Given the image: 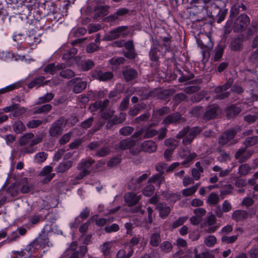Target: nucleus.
Here are the masks:
<instances>
[{
    "label": "nucleus",
    "instance_id": "f257e3e1",
    "mask_svg": "<svg viewBox=\"0 0 258 258\" xmlns=\"http://www.w3.org/2000/svg\"><path fill=\"white\" fill-rule=\"evenodd\" d=\"M201 131V129L198 126L190 127L189 126H186L176 135V138L178 139L182 138L183 145H189Z\"/></svg>",
    "mask_w": 258,
    "mask_h": 258
},
{
    "label": "nucleus",
    "instance_id": "f03ea898",
    "mask_svg": "<svg viewBox=\"0 0 258 258\" xmlns=\"http://www.w3.org/2000/svg\"><path fill=\"white\" fill-rule=\"evenodd\" d=\"M78 243L73 241L63 254L64 258H83L88 251L86 245H82L77 249Z\"/></svg>",
    "mask_w": 258,
    "mask_h": 258
},
{
    "label": "nucleus",
    "instance_id": "7ed1b4c3",
    "mask_svg": "<svg viewBox=\"0 0 258 258\" xmlns=\"http://www.w3.org/2000/svg\"><path fill=\"white\" fill-rule=\"evenodd\" d=\"M95 163V160L92 159L82 160L78 164L77 168L80 172L75 176L76 180L83 179L84 177L91 173V167Z\"/></svg>",
    "mask_w": 258,
    "mask_h": 258
},
{
    "label": "nucleus",
    "instance_id": "20e7f679",
    "mask_svg": "<svg viewBox=\"0 0 258 258\" xmlns=\"http://www.w3.org/2000/svg\"><path fill=\"white\" fill-rule=\"evenodd\" d=\"M249 18L246 14H241L234 21L233 29L235 32H241L244 30L249 24Z\"/></svg>",
    "mask_w": 258,
    "mask_h": 258
},
{
    "label": "nucleus",
    "instance_id": "39448f33",
    "mask_svg": "<svg viewBox=\"0 0 258 258\" xmlns=\"http://www.w3.org/2000/svg\"><path fill=\"white\" fill-rule=\"evenodd\" d=\"M65 124L64 119L60 117L51 124L48 131L49 135L51 137L57 138L63 132V126Z\"/></svg>",
    "mask_w": 258,
    "mask_h": 258
},
{
    "label": "nucleus",
    "instance_id": "423d86ee",
    "mask_svg": "<svg viewBox=\"0 0 258 258\" xmlns=\"http://www.w3.org/2000/svg\"><path fill=\"white\" fill-rule=\"evenodd\" d=\"M127 26H124L118 27L106 33L104 35L103 39L105 41H111L121 36L124 37L126 35V33H125V31L127 30Z\"/></svg>",
    "mask_w": 258,
    "mask_h": 258
},
{
    "label": "nucleus",
    "instance_id": "0eeeda50",
    "mask_svg": "<svg viewBox=\"0 0 258 258\" xmlns=\"http://www.w3.org/2000/svg\"><path fill=\"white\" fill-rule=\"evenodd\" d=\"M90 75L94 79L100 81H107L112 79L113 74L111 72H103L99 69H96L90 72Z\"/></svg>",
    "mask_w": 258,
    "mask_h": 258
},
{
    "label": "nucleus",
    "instance_id": "6e6552de",
    "mask_svg": "<svg viewBox=\"0 0 258 258\" xmlns=\"http://www.w3.org/2000/svg\"><path fill=\"white\" fill-rule=\"evenodd\" d=\"M70 85L72 87V91L75 93H80L87 87V82L80 78H75L69 82Z\"/></svg>",
    "mask_w": 258,
    "mask_h": 258
},
{
    "label": "nucleus",
    "instance_id": "1a4fd4ad",
    "mask_svg": "<svg viewBox=\"0 0 258 258\" xmlns=\"http://www.w3.org/2000/svg\"><path fill=\"white\" fill-rule=\"evenodd\" d=\"M49 242L48 232L43 229L38 236L33 241V243L35 244V248H40L48 246Z\"/></svg>",
    "mask_w": 258,
    "mask_h": 258
},
{
    "label": "nucleus",
    "instance_id": "9d476101",
    "mask_svg": "<svg viewBox=\"0 0 258 258\" xmlns=\"http://www.w3.org/2000/svg\"><path fill=\"white\" fill-rule=\"evenodd\" d=\"M247 147L244 146L243 148L239 149L235 153L234 157L237 160H238L239 163H243L247 160L254 152L252 150H247Z\"/></svg>",
    "mask_w": 258,
    "mask_h": 258
},
{
    "label": "nucleus",
    "instance_id": "9b49d317",
    "mask_svg": "<svg viewBox=\"0 0 258 258\" xmlns=\"http://www.w3.org/2000/svg\"><path fill=\"white\" fill-rule=\"evenodd\" d=\"M148 171L146 173L142 174L137 178H132L128 183V188L132 190H137L140 188L142 183L145 181L150 175V172Z\"/></svg>",
    "mask_w": 258,
    "mask_h": 258
},
{
    "label": "nucleus",
    "instance_id": "f8f14e48",
    "mask_svg": "<svg viewBox=\"0 0 258 258\" xmlns=\"http://www.w3.org/2000/svg\"><path fill=\"white\" fill-rule=\"evenodd\" d=\"M185 119L181 117V114L178 112H175L167 115L162 121V123L166 126L170 124H177L181 121H184Z\"/></svg>",
    "mask_w": 258,
    "mask_h": 258
},
{
    "label": "nucleus",
    "instance_id": "ddd939ff",
    "mask_svg": "<svg viewBox=\"0 0 258 258\" xmlns=\"http://www.w3.org/2000/svg\"><path fill=\"white\" fill-rule=\"evenodd\" d=\"M236 134L237 131L234 128L227 131L219 138L218 143L222 146L226 145L234 138Z\"/></svg>",
    "mask_w": 258,
    "mask_h": 258
},
{
    "label": "nucleus",
    "instance_id": "4468645a",
    "mask_svg": "<svg viewBox=\"0 0 258 258\" xmlns=\"http://www.w3.org/2000/svg\"><path fill=\"white\" fill-rule=\"evenodd\" d=\"M220 108L216 105L208 107L203 114V118L205 120H209L215 118L220 112Z\"/></svg>",
    "mask_w": 258,
    "mask_h": 258
},
{
    "label": "nucleus",
    "instance_id": "2eb2a0df",
    "mask_svg": "<svg viewBox=\"0 0 258 258\" xmlns=\"http://www.w3.org/2000/svg\"><path fill=\"white\" fill-rule=\"evenodd\" d=\"M254 213H248L245 210H237L233 212L231 218L236 222L243 221L248 217L252 218Z\"/></svg>",
    "mask_w": 258,
    "mask_h": 258
},
{
    "label": "nucleus",
    "instance_id": "dca6fc26",
    "mask_svg": "<svg viewBox=\"0 0 258 258\" xmlns=\"http://www.w3.org/2000/svg\"><path fill=\"white\" fill-rule=\"evenodd\" d=\"M212 10L211 12L212 17H217V22L221 23L225 19L227 13V9L221 10L216 4H213L211 5Z\"/></svg>",
    "mask_w": 258,
    "mask_h": 258
},
{
    "label": "nucleus",
    "instance_id": "f3484780",
    "mask_svg": "<svg viewBox=\"0 0 258 258\" xmlns=\"http://www.w3.org/2000/svg\"><path fill=\"white\" fill-rule=\"evenodd\" d=\"M19 191L22 194H27L30 192L33 188V185L31 183L27 178L24 177L17 180Z\"/></svg>",
    "mask_w": 258,
    "mask_h": 258
},
{
    "label": "nucleus",
    "instance_id": "a211bd4d",
    "mask_svg": "<svg viewBox=\"0 0 258 258\" xmlns=\"http://www.w3.org/2000/svg\"><path fill=\"white\" fill-rule=\"evenodd\" d=\"M52 171V167L49 165L44 167L40 171L39 175L44 177L41 180L43 183L45 184L49 182L54 177L55 174L51 173Z\"/></svg>",
    "mask_w": 258,
    "mask_h": 258
},
{
    "label": "nucleus",
    "instance_id": "6ab92c4d",
    "mask_svg": "<svg viewBox=\"0 0 258 258\" xmlns=\"http://www.w3.org/2000/svg\"><path fill=\"white\" fill-rule=\"evenodd\" d=\"M150 244L153 246H157L161 241V229L159 227L153 228L151 231Z\"/></svg>",
    "mask_w": 258,
    "mask_h": 258
},
{
    "label": "nucleus",
    "instance_id": "aec40b11",
    "mask_svg": "<svg viewBox=\"0 0 258 258\" xmlns=\"http://www.w3.org/2000/svg\"><path fill=\"white\" fill-rule=\"evenodd\" d=\"M178 154L180 158L184 160V161L181 163L183 165L187 164L197 156L196 153H190L189 151L187 150V149H180Z\"/></svg>",
    "mask_w": 258,
    "mask_h": 258
},
{
    "label": "nucleus",
    "instance_id": "412c9836",
    "mask_svg": "<svg viewBox=\"0 0 258 258\" xmlns=\"http://www.w3.org/2000/svg\"><path fill=\"white\" fill-rule=\"evenodd\" d=\"M124 79L126 82L131 81L138 77V73L136 70L126 67L122 72Z\"/></svg>",
    "mask_w": 258,
    "mask_h": 258
},
{
    "label": "nucleus",
    "instance_id": "4be33fe9",
    "mask_svg": "<svg viewBox=\"0 0 258 258\" xmlns=\"http://www.w3.org/2000/svg\"><path fill=\"white\" fill-rule=\"evenodd\" d=\"M156 209L159 212V217L162 219L166 218L171 212L170 207L164 203L157 204Z\"/></svg>",
    "mask_w": 258,
    "mask_h": 258
},
{
    "label": "nucleus",
    "instance_id": "5701e85b",
    "mask_svg": "<svg viewBox=\"0 0 258 258\" xmlns=\"http://www.w3.org/2000/svg\"><path fill=\"white\" fill-rule=\"evenodd\" d=\"M243 39L242 37L238 36L233 38L230 42L229 48L231 51H239L242 49Z\"/></svg>",
    "mask_w": 258,
    "mask_h": 258
},
{
    "label": "nucleus",
    "instance_id": "b1692460",
    "mask_svg": "<svg viewBox=\"0 0 258 258\" xmlns=\"http://www.w3.org/2000/svg\"><path fill=\"white\" fill-rule=\"evenodd\" d=\"M136 144V141L132 138H128L121 140L118 144V148L122 150L131 149Z\"/></svg>",
    "mask_w": 258,
    "mask_h": 258
},
{
    "label": "nucleus",
    "instance_id": "393cba45",
    "mask_svg": "<svg viewBox=\"0 0 258 258\" xmlns=\"http://www.w3.org/2000/svg\"><path fill=\"white\" fill-rule=\"evenodd\" d=\"M241 111L240 107L232 105L226 107L225 109L226 116L227 118H233L237 115Z\"/></svg>",
    "mask_w": 258,
    "mask_h": 258
},
{
    "label": "nucleus",
    "instance_id": "a878e982",
    "mask_svg": "<svg viewBox=\"0 0 258 258\" xmlns=\"http://www.w3.org/2000/svg\"><path fill=\"white\" fill-rule=\"evenodd\" d=\"M109 7L107 6H98L95 7L94 18L97 19L107 15L109 13Z\"/></svg>",
    "mask_w": 258,
    "mask_h": 258
},
{
    "label": "nucleus",
    "instance_id": "bb28decb",
    "mask_svg": "<svg viewBox=\"0 0 258 258\" xmlns=\"http://www.w3.org/2000/svg\"><path fill=\"white\" fill-rule=\"evenodd\" d=\"M141 147L143 151L148 153H152L156 151L157 145L153 141L148 140L144 142L141 144Z\"/></svg>",
    "mask_w": 258,
    "mask_h": 258
},
{
    "label": "nucleus",
    "instance_id": "cd10ccee",
    "mask_svg": "<svg viewBox=\"0 0 258 258\" xmlns=\"http://www.w3.org/2000/svg\"><path fill=\"white\" fill-rule=\"evenodd\" d=\"M124 200L128 206H132L136 205L140 200V197L137 196L132 192H128L124 195Z\"/></svg>",
    "mask_w": 258,
    "mask_h": 258
},
{
    "label": "nucleus",
    "instance_id": "c85d7f7f",
    "mask_svg": "<svg viewBox=\"0 0 258 258\" xmlns=\"http://www.w3.org/2000/svg\"><path fill=\"white\" fill-rule=\"evenodd\" d=\"M160 51V49H156L155 48H151L149 52V57L150 60L152 61V66L156 67L159 66V56L157 54V52Z\"/></svg>",
    "mask_w": 258,
    "mask_h": 258
},
{
    "label": "nucleus",
    "instance_id": "c756f323",
    "mask_svg": "<svg viewBox=\"0 0 258 258\" xmlns=\"http://www.w3.org/2000/svg\"><path fill=\"white\" fill-rule=\"evenodd\" d=\"M72 166L73 161L71 160L61 162L56 168V172L57 173H63L68 171Z\"/></svg>",
    "mask_w": 258,
    "mask_h": 258
},
{
    "label": "nucleus",
    "instance_id": "7c9ffc66",
    "mask_svg": "<svg viewBox=\"0 0 258 258\" xmlns=\"http://www.w3.org/2000/svg\"><path fill=\"white\" fill-rule=\"evenodd\" d=\"M109 100L105 99L103 101H98L96 102L94 104L91 106V108H93L92 111H95L97 110H100V111H103L108 105Z\"/></svg>",
    "mask_w": 258,
    "mask_h": 258
},
{
    "label": "nucleus",
    "instance_id": "2f4dec72",
    "mask_svg": "<svg viewBox=\"0 0 258 258\" xmlns=\"http://www.w3.org/2000/svg\"><path fill=\"white\" fill-rule=\"evenodd\" d=\"M234 79L232 78H230L227 82L223 85L218 86L215 88V93H221L225 91L229 88L231 87L232 85L233 84Z\"/></svg>",
    "mask_w": 258,
    "mask_h": 258
},
{
    "label": "nucleus",
    "instance_id": "473e14b6",
    "mask_svg": "<svg viewBox=\"0 0 258 258\" xmlns=\"http://www.w3.org/2000/svg\"><path fill=\"white\" fill-rule=\"evenodd\" d=\"M7 193L11 197H16L19 193V187L18 186L17 181L12 183L7 188Z\"/></svg>",
    "mask_w": 258,
    "mask_h": 258
},
{
    "label": "nucleus",
    "instance_id": "72a5a7b5",
    "mask_svg": "<svg viewBox=\"0 0 258 258\" xmlns=\"http://www.w3.org/2000/svg\"><path fill=\"white\" fill-rule=\"evenodd\" d=\"M34 137L33 133H30L26 134L21 137L19 140V145L20 146H25L30 144L31 141Z\"/></svg>",
    "mask_w": 258,
    "mask_h": 258
},
{
    "label": "nucleus",
    "instance_id": "f704fd0d",
    "mask_svg": "<svg viewBox=\"0 0 258 258\" xmlns=\"http://www.w3.org/2000/svg\"><path fill=\"white\" fill-rule=\"evenodd\" d=\"M13 128L16 134H21L26 130V127L23 122L20 120H16L13 125Z\"/></svg>",
    "mask_w": 258,
    "mask_h": 258
},
{
    "label": "nucleus",
    "instance_id": "c9c22d12",
    "mask_svg": "<svg viewBox=\"0 0 258 258\" xmlns=\"http://www.w3.org/2000/svg\"><path fill=\"white\" fill-rule=\"evenodd\" d=\"M45 80V77L43 76H41L37 77L34 79L33 81H32L28 85V87L29 89H32L33 87H39L41 86H43V82Z\"/></svg>",
    "mask_w": 258,
    "mask_h": 258
},
{
    "label": "nucleus",
    "instance_id": "e433bc0d",
    "mask_svg": "<svg viewBox=\"0 0 258 258\" xmlns=\"http://www.w3.org/2000/svg\"><path fill=\"white\" fill-rule=\"evenodd\" d=\"M164 181V177L162 174L158 173L153 175L148 180L149 183H156L157 185L160 186Z\"/></svg>",
    "mask_w": 258,
    "mask_h": 258
},
{
    "label": "nucleus",
    "instance_id": "4c0bfd02",
    "mask_svg": "<svg viewBox=\"0 0 258 258\" xmlns=\"http://www.w3.org/2000/svg\"><path fill=\"white\" fill-rule=\"evenodd\" d=\"M258 144V136L247 138L243 142V144L246 147H252Z\"/></svg>",
    "mask_w": 258,
    "mask_h": 258
},
{
    "label": "nucleus",
    "instance_id": "58836bf2",
    "mask_svg": "<svg viewBox=\"0 0 258 258\" xmlns=\"http://www.w3.org/2000/svg\"><path fill=\"white\" fill-rule=\"evenodd\" d=\"M134 252V250L132 248H129L128 252L126 253L125 249H120L117 253V258H130Z\"/></svg>",
    "mask_w": 258,
    "mask_h": 258
},
{
    "label": "nucleus",
    "instance_id": "ea45409f",
    "mask_svg": "<svg viewBox=\"0 0 258 258\" xmlns=\"http://www.w3.org/2000/svg\"><path fill=\"white\" fill-rule=\"evenodd\" d=\"M158 131L149 128H145L144 134L143 136V139H148L154 137L158 134Z\"/></svg>",
    "mask_w": 258,
    "mask_h": 258
},
{
    "label": "nucleus",
    "instance_id": "a19ab883",
    "mask_svg": "<svg viewBox=\"0 0 258 258\" xmlns=\"http://www.w3.org/2000/svg\"><path fill=\"white\" fill-rule=\"evenodd\" d=\"M216 219L215 216L214 215L211 214L209 216L205 222L201 224V227L204 228L207 226H212L216 223Z\"/></svg>",
    "mask_w": 258,
    "mask_h": 258
},
{
    "label": "nucleus",
    "instance_id": "79ce46f5",
    "mask_svg": "<svg viewBox=\"0 0 258 258\" xmlns=\"http://www.w3.org/2000/svg\"><path fill=\"white\" fill-rule=\"evenodd\" d=\"M218 152L220 153V155L217 157L218 161L220 162H224L230 160V156L228 153H226L221 149H219Z\"/></svg>",
    "mask_w": 258,
    "mask_h": 258
},
{
    "label": "nucleus",
    "instance_id": "37998d69",
    "mask_svg": "<svg viewBox=\"0 0 258 258\" xmlns=\"http://www.w3.org/2000/svg\"><path fill=\"white\" fill-rule=\"evenodd\" d=\"M179 142L174 139H167L164 141V144L166 146L170 148V149H173L174 150L178 146Z\"/></svg>",
    "mask_w": 258,
    "mask_h": 258
},
{
    "label": "nucleus",
    "instance_id": "c03bdc74",
    "mask_svg": "<svg viewBox=\"0 0 258 258\" xmlns=\"http://www.w3.org/2000/svg\"><path fill=\"white\" fill-rule=\"evenodd\" d=\"M77 51L78 50L77 48L74 47L72 48L63 54L62 58L64 60H69L76 55Z\"/></svg>",
    "mask_w": 258,
    "mask_h": 258
},
{
    "label": "nucleus",
    "instance_id": "a18cd8bd",
    "mask_svg": "<svg viewBox=\"0 0 258 258\" xmlns=\"http://www.w3.org/2000/svg\"><path fill=\"white\" fill-rule=\"evenodd\" d=\"M219 201V198L215 192L211 193L207 200V203L210 205H215L218 203Z\"/></svg>",
    "mask_w": 258,
    "mask_h": 258
},
{
    "label": "nucleus",
    "instance_id": "49530a36",
    "mask_svg": "<svg viewBox=\"0 0 258 258\" xmlns=\"http://www.w3.org/2000/svg\"><path fill=\"white\" fill-rule=\"evenodd\" d=\"M47 154L44 152L37 153L34 158L35 162L37 163H41L44 162L47 158Z\"/></svg>",
    "mask_w": 258,
    "mask_h": 258
},
{
    "label": "nucleus",
    "instance_id": "de8ad7c7",
    "mask_svg": "<svg viewBox=\"0 0 258 258\" xmlns=\"http://www.w3.org/2000/svg\"><path fill=\"white\" fill-rule=\"evenodd\" d=\"M215 53L214 57V61H218L222 57L224 47L222 45H218L215 48Z\"/></svg>",
    "mask_w": 258,
    "mask_h": 258
},
{
    "label": "nucleus",
    "instance_id": "09e8293b",
    "mask_svg": "<svg viewBox=\"0 0 258 258\" xmlns=\"http://www.w3.org/2000/svg\"><path fill=\"white\" fill-rule=\"evenodd\" d=\"M251 167L247 164H243L239 166L238 173L240 175H245L250 171Z\"/></svg>",
    "mask_w": 258,
    "mask_h": 258
},
{
    "label": "nucleus",
    "instance_id": "8fccbe9b",
    "mask_svg": "<svg viewBox=\"0 0 258 258\" xmlns=\"http://www.w3.org/2000/svg\"><path fill=\"white\" fill-rule=\"evenodd\" d=\"M95 66V63L91 59H88L81 64V69L84 71H87L91 69Z\"/></svg>",
    "mask_w": 258,
    "mask_h": 258
},
{
    "label": "nucleus",
    "instance_id": "3c124183",
    "mask_svg": "<svg viewBox=\"0 0 258 258\" xmlns=\"http://www.w3.org/2000/svg\"><path fill=\"white\" fill-rule=\"evenodd\" d=\"M111 244L109 242H106L100 246V249L104 256H107L110 254Z\"/></svg>",
    "mask_w": 258,
    "mask_h": 258
},
{
    "label": "nucleus",
    "instance_id": "603ef678",
    "mask_svg": "<svg viewBox=\"0 0 258 258\" xmlns=\"http://www.w3.org/2000/svg\"><path fill=\"white\" fill-rule=\"evenodd\" d=\"M100 112L101 117L105 119H110L114 113V110L111 109H105L103 111H100Z\"/></svg>",
    "mask_w": 258,
    "mask_h": 258
},
{
    "label": "nucleus",
    "instance_id": "864d4df0",
    "mask_svg": "<svg viewBox=\"0 0 258 258\" xmlns=\"http://www.w3.org/2000/svg\"><path fill=\"white\" fill-rule=\"evenodd\" d=\"M160 247L164 252L168 253L172 250L173 246L170 242L164 241L161 243Z\"/></svg>",
    "mask_w": 258,
    "mask_h": 258
},
{
    "label": "nucleus",
    "instance_id": "5fc2aeb1",
    "mask_svg": "<svg viewBox=\"0 0 258 258\" xmlns=\"http://www.w3.org/2000/svg\"><path fill=\"white\" fill-rule=\"evenodd\" d=\"M187 219L188 217L186 216L179 217L177 220L172 223V228L175 229L182 225Z\"/></svg>",
    "mask_w": 258,
    "mask_h": 258
},
{
    "label": "nucleus",
    "instance_id": "6e6d98bb",
    "mask_svg": "<svg viewBox=\"0 0 258 258\" xmlns=\"http://www.w3.org/2000/svg\"><path fill=\"white\" fill-rule=\"evenodd\" d=\"M126 114L121 112L118 115H115L112 118L113 121L116 124H120L123 122L126 119Z\"/></svg>",
    "mask_w": 258,
    "mask_h": 258
},
{
    "label": "nucleus",
    "instance_id": "4d7b16f0",
    "mask_svg": "<svg viewBox=\"0 0 258 258\" xmlns=\"http://www.w3.org/2000/svg\"><path fill=\"white\" fill-rule=\"evenodd\" d=\"M155 191V187L152 184L147 185L143 190V194L146 197L151 196Z\"/></svg>",
    "mask_w": 258,
    "mask_h": 258
},
{
    "label": "nucleus",
    "instance_id": "13d9d810",
    "mask_svg": "<svg viewBox=\"0 0 258 258\" xmlns=\"http://www.w3.org/2000/svg\"><path fill=\"white\" fill-rule=\"evenodd\" d=\"M75 75V73L70 69H67L62 71L59 73V76L64 79H70L74 77Z\"/></svg>",
    "mask_w": 258,
    "mask_h": 258
},
{
    "label": "nucleus",
    "instance_id": "bf43d9fd",
    "mask_svg": "<svg viewBox=\"0 0 258 258\" xmlns=\"http://www.w3.org/2000/svg\"><path fill=\"white\" fill-rule=\"evenodd\" d=\"M233 190V187L231 184L225 185L220 190L221 196H224L231 194Z\"/></svg>",
    "mask_w": 258,
    "mask_h": 258
},
{
    "label": "nucleus",
    "instance_id": "052dcab7",
    "mask_svg": "<svg viewBox=\"0 0 258 258\" xmlns=\"http://www.w3.org/2000/svg\"><path fill=\"white\" fill-rule=\"evenodd\" d=\"M134 131V128L127 126L121 128L119 131V134L123 136L130 135Z\"/></svg>",
    "mask_w": 258,
    "mask_h": 258
},
{
    "label": "nucleus",
    "instance_id": "680f3d73",
    "mask_svg": "<svg viewBox=\"0 0 258 258\" xmlns=\"http://www.w3.org/2000/svg\"><path fill=\"white\" fill-rule=\"evenodd\" d=\"M150 117V113L149 112H146L143 114L141 115L140 116L136 117L134 122L138 123H140L142 122H145L147 121Z\"/></svg>",
    "mask_w": 258,
    "mask_h": 258
},
{
    "label": "nucleus",
    "instance_id": "e2e57ef3",
    "mask_svg": "<svg viewBox=\"0 0 258 258\" xmlns=\"http://www.w3.org/2000/svg\"><path fill=\"white\" fill-rule=\"evenodd\" d=\"M54 95L52 93H47L44 96L39 98V103H44L50 101L54 98Z\"/></svg>",
    "mask_w": 258,
    "mask_h": 258
},
{
    "label": "nucleus",
    "instance_id": "0e129e2a",
    "mask_svg": "<svg viewBox=\"0 0 258 258\" xmlns=\"http://www.w3.org/2000/svg\"><path fill=\"white\" fill-rule=\"evenodd\" d=\"M52 108V106L49 104H44L38 108L35 111L36 113H46L49 112Z\"/></svg>",
    "mask_w": 258,
    "mask_h": 258
},
{
    "label": "nucleus",
    "instance_id": "69168bd1",
    "mask_svg": "<svg viewBox=\"0 0 258 258\" xmlns=\"http://www.w3.org/2000/svg\"><path fill=\"white\" fill-rule=\"evenodd\" d=\"M238 238V235H233L231 236H227L223 235L221 238V241L223 242L228 243H233L236 241Z\"/></svg>",
    "mask_w": 258,
    "mask_h": 258
},
{
    "label": "nucleus",
    "instance_id": "338daca9",
    "mask_svg": "<svg viewBox=\"0 0 258 258\" xmlns=\"http://www.w3.org/2000/svg\"><path fill=\"white\" fill-rule=\"evenodd\" d=\"M205 95L203 93L200 92L194 94L190 98L189 100L193 103H198L204 98Z\"/></svg>",
    "mask_w": 258,
    "mask_h": 258
},
{
    "label": "nucleus",
    "instance_id": "774afa93",
    "mask_svg": "<svg viewBox=\"0 0 258 258\" xmlns=\"http://www.w3.org/2000/svg\"><path fill=\"white\" fill-rule=\"evenodd\" d=\"M110 151V148L109 147H104L97 151L96 155L99 157H104L108 155Z\"/></svg>",
    "mask_w": 258,
    "mask_h": 258
}]
</instances>
